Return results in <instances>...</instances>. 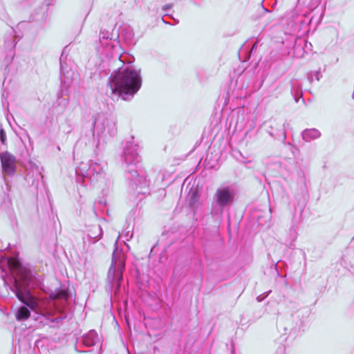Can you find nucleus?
Returning a JSON list of instances; mask_svg holds the SVG:
<instances>
[{
	"label": "nucleus",
	"mask_w": 354,
	"mask_h": 354,
	"mask_svg": "<svg viewBox=\"0 0 354 354\" xmlns=\"http://www.w3.org/2000/svg\"><path fill=\"white\" fill-rule=\"evenodd\" d=\"M15 272L16 277L10 289L24 304L17 309L16 319L18 321L26 320L32 312V317L37 322V327H56L57 324L66 318L62 313L57 315L56 312L60 311L62 307L65 306L69 297L68 291L57 289L51 292L48 298H38L31 293L29 288L31 284L38 285L39 279L35 272L30 268L17 262Z\"/></svg>",
	"instance_id": "obj_1"
},
{
	"label": "nucleus",
	"mask_w": 354,
	"mask_h": 354,
	"mask_svg": "<svg viewBox=\"0 0 354 354\" xmlns=\"http://www.w3.org/2000/svg\"><path fill=\"white\" fill-rule=\"evenodd\" d=\"M112 93H117L124 100H131L142 85L140 70L131 66L119 67L109 79Z\"/></svg>",
	"instance_id": "obj_2"
},
{
	"label": "nucleus",
	"mask_w": 354,
	"mask_h": 354,
	"mask_svg": "<svg viewBox=\"0 0 354 354\" xmlns=\"http://www.w3.org/2000/svg\"><path fill=\"white\" fill-rule=\"evenodd\" d=\"M140 147L138 141H135V138L131 136L126 142L124 148L122 160L126 165L125 176L129 181V185L133 189L140 188L138 194H145V189L148 185L144 176L138 173L136 165L141 160L140 156Z\"/></svg>",
	"instance_id": "obj_3"
},
{
	"label": "nucleus",
	"mask_w": 354,
	"mask_h": 354,
	"mask_svg": "<svg viewBox=\"0 0 354 354\" xmlns=\"http://www.w3.org/2000/svg\"><path fill=\"white\" fill-rule=\"evenodd\" d=\"M125 254L117 248L112 254L111 264L107 272L106 290L114 292L117 296L120 290V282L123 279L125 269Z\"/></svg>",
	"instance_id": "obj_4"
},
{
	"label": "nucleus",
	"mask_w": 354,
	"mask_h": 354,
	"mask_svg": "<svg viewBox=\"0 0 354 354\" xmlns=\"http://www.w3.org/2000/svg\"><path fill=\"white\" fill-rule=\"evenodd\" d=\"M235 196L236 191L232 186H221L217 188L213 196L211 215L214 218H220L224 209L234 203Z\"/></svg>",
	"instance_id": "obj_5"
},
{
	"label": "nucleus",
	"mask_w": 354,
	"mask_h": 354,
	"mask_svg": "<svg viewBox=\"0 0 354 354\" xmlns=\"http://www.w3.org/2000/svg\"><path fill=\"white\" fill-rule=\"evenodd\" d=\"M100 47H97V50L102 55L106 57V59L102 61V68L105 69L106 65L109 66V62H112L116 64L122 62L120 59V52L118 50V46L112 43H109V40H112V34L107 30H101L99 36Z\"/></svg>",
	"instance_id": "obj_6"
},
{
	"label": "nucleus",
	"mask_w": 354,
	"mask_h": 354,
	"mask_svg": "<svg viewBox=\"0 0 354 354\" xmlns=\"http://www.w3.org/2000/svg\"><path fill=\"white\" fill-rule=\"evenodd\" d=\"M93 124V136H95V133H96L98 143L101 140L104 142L116 134L115 122L103 113H97L95 115Z\"/></svg>",
	"instance_id": "obj_7"
},
{
	"label": "nucleus",
	"mask_w": 354,
	"mask_h": 354,
	"mask_svg": "<svg viewBox=\"0 0 354 354\" xmlns=\"http://www.w3.org/2000/svg\"><path fill=\"white\" fill-rule=\"evenodd\" d=\"M106 163L104 162L92 161L90 164L91 176L89 180L98 181L102 180L106 176Z\"/></svg>",
	"instance_id": "obj_8"
},
{
	"label": "nucleus",
	"mask_w": 354,
	"mask_h": 354,
	"mask_svg": "<svg viewBox=\"0 0 354 354\" xmlns=\"http://www.w3.org/2000/svg\"><path fill=\"white\" fill-rule=\"evenodd\" d=\"M0 160L3 171L8 175L15 172V158L8 151L0 152Z\"/></svg>",
	"instance_id": "obj_9"
},
{
	"label": "nucleus",
	"mask_w": 354,
	"mask_h": 354,
	"mask_svg": "<svg viewBox=\"0 0 354 354\" xmlns=\"http://www.w3.org/2000/svg\"><path fill=\"white\" fill-rule=\"evenodd\" d=\"M286 122L283 124L279 123L276 120L271 121V124L269 127L268 133L274 139L281 138L284 141L286 138V133L285 131Z\"/></svg>",
	"instance_id": "obj_10"
},
{
	"label": "nucleus",
	"mask_w": 354,
	"mask_h": 354,
	"mask_svg": "<svg viewBox=\"0 0 354 354\" xmlns=\"http://www.w3.org/2000/svg\"><path fill=\"white\" fill-rule=\"evenodd\" d=\"M75 173L77 175V183L86 185L85 180H89L91 176L90 165L86 162H81L78 167L75 169Z\"/></svg>",
	"instance_id": "obj_11"
},
{
	"label": "nucleus",
	"mask_w": 354,
	"mask_h": 354,
	"mask_svg": "<svg viewBox=\"0 0 354 354\" xmlns=\"http://www.w3.org/2000/svg\"><path fill=\"white\" fill-rule=\"evenodd\" d=\"M99 338L97 333L94 330H91L86 334L82 335V342L88 347L93 346L98 342Z\"/></svg>",
	"instance_id": "obj_12"
},
{
	"label": "nucleus",
	"mask_w": 354,
	"mask_h": 354,
	"mask_svg": "<svg viewBox=\"0 0 354 354\" xmlns=\"http://www.w3.org/2000/svg\"><path fill=\"white\" fill-rule=\"evenodd\" d=\"M321 136V132L315 128L306 129L301 132L302 139L306 142L317 140Z\"/></svg>",
	"instance_id": "obj_13"
},
{
	"label": "nucleus",
	"mask_w": 354,
	"mask_h": 354,
	"mask_svg": "<svg viewBox=\"0 0 354 354\" xmlns=\"http://www.w3.org/2000/svg\"><path fill=\"white\" fill-rule=\"evenodd\" d=\"M88 236L93 240V243H95L102 236V227L98 224L91 225L88 230Z\"/></svg>",
	"instance_id": "obj_14"
},
{
	"label": "nucleus",
	"mask_w": 354,
	"mask_h": 354,
	"mask_svg": "<svg viewBox=\"0 0 354 354\" xmlns=\"http://www.w3.org/2000/svg\"><path fill=\"white\" fill-rule=\"evenodd\" d=\"M71 72L69 71H66V68L64 66V63L63 62V55H62L60 57V78L61 81L64 84H69L71 82L73 77L71 75Z\"/></svg>",
	"instance_id": "obj_15"
},
{
	"label": "nucleus",
	"mask_w": 354,
	"mask_h": 354,
	"mask_svg": "<svg viewBox=\"0 0 354 354\" xmlns=\"http://www.w3.org/2000/svg\"><path fill=\"white\" fill-rule=\"evenodd\" d=\"M199 199V195L197 192L194 191L189 194V205L194 207Z\"/></svg>",
	"instance_id": "obj_16"
},
{
	"label": "nucleus",
	"mask_w": 354,
	"mask_h": 354,
	"mask_svg": "<svg viewBox=\"0 0 354 354\" xmlns=\"http://www.w3.org/2000/svg\"><path fill=\"white\" fill-rule=\"evenodd\" d=\"M13 30H11V32L6 36L5 40V45L6 48H11L15 46V41L13 39L14 36L12 35Z\"/></svg>",
	"instance_id": "obj_17"
},
{
	"label": "nucleus",
	"mask_w": 354,
	"mask_h": 354,
	"mask_svg": "<svg viewBox=\"0 0 354 354\" xmlns=\"http://www.w3.org/2000/svg\"><path fill=\"white\" fill-rule=\"evenodd\" d=\"M322 75L319 71H315V73L311 72L308 75V80L312 82L314 79L319 81Z\"/></svg>",
	"instance_id": "obj_18"
},
{
	"label": "nucleus",
	"mask_w": 354,
	"mask_h": 354,
	"mask_svg": "<svg viewBox=\"0 0 354 354\" xmlns=\"http://www.w3.org/2000/svg\"><path fill=\"white\" fill-rule=\"evenodd\" d=\"M6 140V134L3 129H0V141L4 144Z\"/></svg>",
	"instance_id": "obj_19"
},
{
	"label": "nucleus",
	"mask_w": 354,
	"mask_h": 354,
	"mask_svg": "<svg viewBox=\"0 0 354 354\" xmlns=\"http://www.w3.org/2000/svg\"><path fill=\"white\" fill-rule=\"evenodd\" d=\"M171 6L169 5H166L163 7V10H166L167 9L170 8Z\"/></svg>",
	"instance_id": "obj_20"
},
{
	"label": "nucleus",
	"mask_w": 354,
	"mask_h": 354,
	"mask_svg": "<svg viewBox=\"0 0 354 354\" xmlns=\"http://www.w3.org/2000/svg\"><path fill=\"white\" fill-rule=\"evenodd\" d=\"M71 131H72V127L70 126L69 129L66 131V133H69Z\"/></svg>",
	"instance_id": "obj_21"
},
{
	"label": "nucleus",
	"mask_w": 354,
	"mask_h": 354,
	"mask_svg": "<svg viewBox=\"0 0 354 354\" xmlns=\"http://www.w3.org/2000/svg\"><path fill=\"white\" fill-rule=\"evenodd\" d=\"M50 1H51V0H46V5H47V6H49V5L50 4Z\"/></svg>",
	"instance_id": "obj_22"
},
{
	"label": "nucleus",
	"mask_w": 354,
	"mask_h": 354,
	"mask_svg": "<svg viewBox=\"0 0 354 354\" xmlns=\"http://www.w3.org/2000/svg\"><path fill=\"white\" fill-rule=\"evenodd\" d=\"M345 266H346V268H348L351 266V263H347L346 262H345Z\"/></svg>",
	"instance_id": "obj_23"
},
{
	"label": "nucleus",
	"mask_w": 354,
	"mask_h": 354,
	"mask_svg": "<svg viewBox=\"0 0 354 354\" xmlns=\"http://www.w3.org/2000/svg\"><path fill=\"white\" fill-rule=\"evenodd\" d=\"M131 36H132L131 31L129 30V38L130 39L131 37Z\"/></svg>",
	"instance_id": "obj_24"
},
{
	"label": "nucleus",
	"mask_w": 354,
	"mask_h": 354,
	"mask_svg": "<svg viewBox=\"0 0 354 354\" xmlns=\"http://www.w3.org/2000/svg\"><path fill=\"white\" fill-rule=\"evenodd\" d=\"M295 102H298V101H299V97H296V96H295Z\"/></svg>",
	"instance_id": "obj_25"
},
{
	"label": "nucleus",
	"mask_w": 354,
	"mask_h": 354,
	"mask_svg": "<svg viewBox=\"0 0 354 354\" xmlns=\"http://www.w3.org/2000/svg\"><path fill=\"white\" fill-rule=\"evenodd\" d=\"M257 300H258L259 301H262V299H261L260 296H259V297H257Z\"/></svg>",
	"instance_id": "obj_26"
},
{
	"label": "nucleus",
	"mask_w": 354,
	"mask_h": 354,
	"mask_svg": "<svg viewBox=\"0 0 354 354\" xmlns=\"http://www.w3.org/2000/svg\"><path fill=\"white\" fill-rule=\"evenodd\" d=\"M294 87H295L294 83L292 82V90H294V89H295V88H294Z\"/></svg>",
	"instance_id": "obj_27"
},
{
	"label": "nucleus",
	"mask_w": 354,
	"mask_h": 354,
	"mask_svg": "<svg viewBox=\"0 0 354 354\" xmlns=\"http://www.w3.org/2000/svg\"><path fill=\"white\" fill-rule=\"evenodd\" d=\"M255 46H256V44H254L252 48V50H253L255 48Z\"/></svg>",
	"instance_id": "obj_28"
},
{
	"label": "nucleus",
	"mask_w": 354,
	"mask_h": 354,
	"mask_svg": "<svg viewBox=\"0 0 354 354\" xmlns=\"http://www.w3.org/2000/svg\"><path fill=\"white\" fill-rule=\"evenodd\" d=\"M120 35L122 36L123 35V30L121 31L120 32Z\"/></svg>",
	"instance_id": "obj_29"
},
{
	"label": "nucleus",
	"mask_w": 354,
	"mask_h": 354,
	"mask_svg": "<svg viewBox=\"0 0 354 354\" xmlns=\"http://www.w3.org/2000/svg\"><path fill=\"white\" fill-rule=\"evenodd\" d=\"M109 43H110V44H111V43H112V44H113V43H115V41H113H113H109Z\"/></svg>",
	"instance_id": "obj_30"
}]
</instances>
